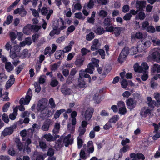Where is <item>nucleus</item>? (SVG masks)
Returning a JSON list of instances; mask_svg holds the SVG:
<instances>
[{
  "mask_svg": "<svg viewBox=\"0 0 160 160\" xmlns=\"http://www.w3.org/2000/svg\"><path fill=\"white\" fill-rule=\"evenodd\" d=\"M146 31L149 33H154L156 31L154 27L152 26H149L146 28Z\"/></svg>",
  "mask_w": 160,
  "mask_h": 160,
  "instance_id": "37",
  "label": "nucleus"
},
{
  "mask_svg": "<svg viewBox=\"0 0 160 160\" xmlns=\"http://www.w3.org/2000/svg\"><path fill=\"white\" fill-rule=\"evenodd\" d=\"M130 9V7L128 5H124L122 9V11L123 12L126 13L128 12Z\"/></svg>",
  "mask_w": 160,
  "mask_h": 160,
  "instance_id": "57",
  "label": "nucleus"
},
{
  "mask_svg": "<svg viewBox=\"0 0 160 160\" xmlns=\"http://www.w3.org/2000/svg\"><path fill=\"white\" fill-rule=\"evenodd\" d=\"M147 100L148 102V105L150 108H153L155 106L158 105L155 101L152 100L150 97H148L147 98Z\"/></svg>",
  "mask_w": 160,
  "mask_h": 160,
  "instance_id": "17",
  "label": "nucleus"
},
{
  "mask_svg": "<svg viewBox=\"0 0 160 160\" xmlns=\"http://www.w3.org/2000/svg\"><path fill=\"white\" fill-rule=\"evenodd\" d=\"M143 75L141 77V79L143 81H146L148 78V71H144V72H142Z\"/></svg>",
  "mask_w": 160,
  "mask_h": 160,
  "instance_id": "38",
  "label": "nucleus"
},
{
  "mask_svg": "<svg viewBox=\"0 0 160 160\" xmlns=\"http://www.w3.org/2000/svg\"><path fill=\"white\" fill-rule=\"evenodd\" d=\"M95 37L94 34L93 32H91L86 36V39L87 41H89L93 39Z\"/></svg>",
  "mask_w": 160,
  "mask_h": 160,
  "instance_id": "34",
  "label": "nucleus"
},
{
  "mask_svg": "<svg viewBox=\"0 0 160 160\" xmlns=\"http://www.w3.org/2000/svg\"><path fill=\"white\" fill-rule=\"evenodd\" d=\"M88 147L91 146V147L89 148V150H88V152L90 153H92L94 151V148L93 146V142L92 141H89L88 142Z\"/></svg>",
  "mask_w": 160,
  "mask_h": 160,
  "instance_id": "40",
  "label": "nucleus"
},
{
  "mask_svg": "<svg viewBox=\"0 0 160 160\" xmlns=\"http://www.w3.org/2000/svg\"><path fill=\"white\" fill-rule=\"evenodd\" d=\"M13 129V126L6 128L2 131V135L4 137L10 135L12 133Z\"/></svg>",
  "mask_w": 160,
  "mask_h": 160,
  "instance_id": "11",
  "label": "nucleus"
},
{
  "mask_svg": "<svg viewBox=\"0 0 160 160\" xmlns=\"http://www.w3.org/2000/svg\"><path fill=\"white\" fill-rule=\"evenodd\" d=\"M132 15L130 13H128L126 14V15L123 17V19L125 20H129L130 19Z\"/></svg>",
  "mask_w": 160,
  "mask_h": 160,
  "instance_id": "62",
  "label": "nucleus"
},
{
  "mask_svg": "<svg viewBox=\"0 0 160 160\" xmlns=\"http://www.w3.org/2000/svg\"><path fill=\"white\" fill-rule=\"evenodd\" d=\"M13 13L15 14H19L21 17H23L26 15L27 12L23 7L21 8H18L15 9Z\"/></svg>",
  "mask_w": 160,
  "mask_h": 160,
  "instance_id": "14",
  "label": "nucleus"
},
{
  "mask_svg": "<svg viewBox=\"0 0 160 160\" xmlns=\"http://www.w3.org/2000/svg\"><path fill=\"white\" fill-rule=\"evenodd\" d=\"M15 79L13 75L10 76V79L7 82L5 87L7 89H8L14 83Z\"/></svg>",
  "mask_w": 160,
  "mask_h": 160,
  "instance_id": "16",
  "label": "nucleus"
},
{
  "mask_svg": "<svg viewBox=\"0 0 160 160\" xmlns=\"http://www.w3.org/2000/svg\"><path fill=\"white\" fill-rule=\"evenodd\" d=\"M7 78V76L4 73L0 72V82H2L3 79H6Z\"/></svg>",
  "mask_w": 160,
  "mask_h": 160,
  "instance_id": "61",
  "label": "nucleus"
},
{
  "mask_svg": "<svg viewBox=\"0 0 160 160\" xmlns=\"http://www.w3.org/2000/svg\"><path fill=\"white\" fill-rule=\"evenodd\" d=\"M149 23L148 21L144 22L142 24V27L143 30L146 29L147 28L148 26Z\"/></svg>",
  "mask_w": 160,
  "mask_h": 160,
  "instance_id": "63",
  "label": "nucleus"
},
{
  "mask_svg": "<svg viewBox=\"0 0 160 160\" xmlns=\"http://www.w3.org/2000/svg\"><path fill=\"white\" fill-rule=\"evenodd\" d=\"M71 134H69L63 139V142L66 147H68L69 145L72 144L73 142V139L71 138Z\"/></svg>",
  "mask_w": 160,
  "mask_h": 160,
  "instance_id": "9",
  "label": "nucleus"
},
{
  "mask_svg": "<svg viewBox=\"0 0 160 160\" xmlns=\"http://www.w3.org/2000/svg\"><path fill=\"white\" fill-rule=\"evenodd\" d=\"M99 54L102 59L105 58V52L102 49H99Z\"/></svg>",
  "mask_w": 160,
  "mask_h": 160,
  "instance_id": "64",
  "label": "nucleus"
},
{
  "mask_svg": "<svg viewBox=\"0 0 160 160\" xmlns=\"http://www.w3.org/2000/svg\"><path fill=\"white\" fill-rule=\"evenodd\" d=\"M65 111L64 109H61L56 111L54 115V118L55 119H57L59 118L60 115L62 113Z\"/></svg>",
  "mask_w": 160,
  "mask_h": 160,
  "instance_id": "33",
  "label": "nucleus"
},
{
  "mask_svg": "<svg viewBox=\"0 0 160 160\" xmlns=\"http://www.w3.org/2000/svg\"><path fill=\"white\" fill-rule=\"evenodd\" d=\"M94 31L98 35H101L104 33L105 32V30H104L103 28L101 27H98L97 29L94 30Z\"/></svg>",
  "mask_w": 160,
  "mask_h": 160,
  "instance_id": "31",
  "label": "nucleus"
},
{
  "mask_svg": "<svg viewBox=\"0 0 160 160\" xmlns=\"http://www.w3.org/2000/svg\"><path fill=\"white\" fill-rule=\"evenodd\" d=\"M129 49L128 48H124L122 50L118 58V61L122 63L126 60L129 53Z\"/></svg>",
  "mask_w": 160,
  "mask_h": 160,
  "instance_id": "3",
  "label": "nucleus"
},
{
  "mask_svg": "<svg viewBox=\"0 0 160 160\" xmlns=\"http://www.w3.org/2000/svg\"><path fill=\"white\" fill-rule=\"evenodd\" d=\"M78 87L81 88L85 87L86 82L82 78L79 77L78 78Z\"/></svg>",
  "mask_w": 160,
  "mask_h": 160,
  "instance_id": "24",
  "label": "nucleus"
},
{
  "mask_svg": "<svg viewBox=\"0 0 160 160\" xmlns=\"http://www.w3.org/2000/svg\"><path fill=\"white\" fill-rule=\"evenodd\" d=\"M140 32H137L135 34H132L131 39L132 41L133 39H140Z\"/></svg>",
  "mask_w": 160,
  "mask_h": 160,
  "instance_id": "42",
  "label": "nucleus"
},
{
  "mask_svg": "<svg viewBox=\"0 0 160 160\" xmlns=\"http://www.w3.org/2000/svg\"><path fill=\"white\" fill-rule=\"evenodd\" d=\"M126 104L128 108L131 110L135 107L136 102L134 99L129 98L127 100Z\"/></svg>",
  "mask_w": 160,
  "mask_h": 160,
  "instance_id": "8",
  "label": "nucleus"
},
{
  "mask_svg": "<svg viewBox=\"0 0 160 160\" xmlns=\"http://www.w3.org/2000/svg\"><path fill=\"white\" fill-rule=\"evenodd\" d=\"M5 68L8 72H10L14 69L13 65L10 62H6L5 65Z\"/></svg>",
  "mask_w": 160,
  "mask_h": 160,
  "instance_id": "22",
  "label": "nucleus"
},
{
  "mask_svg": "<svg viewBox=\"0 0 160 160\" xmlns=\"http://www.w3.org/2000/svg\"><path fill=\"white\" fill-rule=\"evenodd\" d=\"M112 21L110 18H105L103 21V24L104 26L109 27L112 25Z\"/></svg>",
  "mask_w": 160,
  "mask_h": 160,
  "instance_id": "27",
  "label": "nucleus"
},
{
  "mask_svg": "<svg viewBox=\"0 0 160 160\" xmlns=\"http://www.w3.org/2000/svg\"><path fill=\"white\" fill-rule=\"evenodd\" d=\"M101 45L99 43V41L97 39H95L92 42V45L91 47V50L94 51L98 50L100 48Z\"/></svg>",
  "mask_w": 160,
  "mask_h": 160,
  "instance_id": "15",
  "label": "nucleus"
},
{
  "mask_svg": "<svg viewBox=\"0 0 160 160\" xmlns=\"http://www.w3.org/2000/svg\"><path fill=\"white\" fill-rule=\"evenodd\" d=\"M26 45H30L32 43V41L30 38H26L24 41Z\"/></svg>",
  "mask_w": 160,
  "mask_h": 160,
  "instance_id": "60",
  "label": "nucleus"
},
{
  "mask_svg": "<svg viewBox=\"0 0 160 160\" xmlns=\"http://www.w3.org/2000/svg\"><path fill=\"white\" fill-rule=\"evenodd\" d=\"M84 59L83 57L77 58L75 62V64L77 67H80L83 65Z\"/></svg>",
  "mask_w": 160,
  "mask_h": 160,
  "instance_id": "18",
  "label": "nucleus"
},
{
  "mask_svg": "<svg viewBox=\"0 0 160 160\" xmlns=\"http://www.w3.org/2000/svg\"><path fill=\"white\" fill-rule=\"evenodd\" d=\"M47 110H43L42 111L40 114V117L42 119H44L47 118Z\"/></svg>",
  "mask_w": 160,
  "mask_h": 160,
  "instance_id": "39",
  "label": "nucleus"
},
{
  "mask_svg": "<svg viewBox=\"0 0 160 160\" xmlns=\"http://www.w3.org/2000/svg\"><path fill=\"white\" fill-rule=\"evenodd\" d=\"M149 66L146 62H143L141 66V73L144 72V71H148V69Z\"/></svg>",
  "mask_w": 160,
  "mask_h": 160,
  "instance_id": "25",
  "label": "nucleus"
},
{
  "mask_svg": "<svg viewBox=\"0 0 160 160\" xmlns=\"http://www.w3.org/2000/svg\"><path fill=\"white\" fill-rule=\"evenodd\" d=\"M75 28L74 26L73 25H71L69 27L68 29V30L67 31V35H68L70 33H71L73 31Z\"/></svg>",
  "mask_w": 160,
  "mask_h": 160,
  "instance_id": "48",
  "label": "nucleus"
},
{
  "mask_svg": "<svg viewBox=\"0 0 160 160\" xmlns=\"http://www.w3.org/2000/svg\"><path fill=\"white\" fill-rule=\"evenodd\" d=\"M143 36V34L141 33V52L142 51L146 52L145 50L149 47L151 45L150 41L147 40L146 38L142 40Z\"/></svg>",
  "mask_w": 160,
  "mask_h": 160,
  "instance_id": "2",
  "label": "nucleus"
},
{
  "mask_svg": "<svg viewBox=\"0 0 160 160\" xmlns=\"http://www.w3.org/2000/svg\"><path fill=\"white\" fill-rule=\"evenodd\" d=\"M39 145L40 148L43 151L45 150V149L47 148V146L46 143L42 141H40L39 142Z\"/></svg>",
  "mask_w": 160,
  "mask_h": 160,
  "instance_id": "32",
  "label": "nucleus"
},
{
  "mask_svg": "<svg viewBox=\"0 0 160 160\" xmlns=\"http://www.w3.org/2000/svg\"><path fill=\"white\" fill-rule=\"evenodd\" d=\"M94 66L92 63L91 62L89 63L87 66V68H86L85 71L87 73H88L90 74L93 73V71L94 70Z\"/></svg>",
  "mask_w": 160,
  "mask_h": 160,
  "instance_id": "23",
  "label": "nucleus"
},
{
  "mask_svg": "<svg viewBox=\"0 0 160 160\" xmlns=\"http://www.w3.org/2000/svg\"><path fill=\"white\" fill-rule=\"evenodd\" d=\"M86 72L85 71L81 70L79 74V77L82 78L83 77L89 78L90 77V76L89 74L86 73Z\"/></svg>",
  "mask_w": 160,
  "mask_h": 160,
  "instance_id": "29",
  "label": "nucleus"
},
{
  "mask_svg": "<svg viewBox=\"0 0 160 160\" xmlns=\"http://www.w3.org/2000/svg\"><path fill=\"white\" fill-rule=\"evenodd\" d=\"M46 78L45 75H42L40 76L39 79V83L41 84L44 83L46 80Z\"/></svg>",
  "mask_w": 160,
  "mask_h": 160,
  "instance_id": "47",
  "label": "nucleus"
},
{
  "mask_svg": "<svg viewBox=\"0 0 160 160\" xmlns=\"http://www.w3.org/2000/svg\"><path fill=\"white\" fill-rule=\"evenodd\" d=\"M151 72L153 73L157 72L160 74V65L154 64L152 66Z\"/></svg>",
  "mask_w": 160,
  "mask_h": 160,
  "instance_id": "19",
  "label": "nucleus"
},
{
  "mask_svg": "<svg viewBox=\"0 0 160 160\" xmlns=\"http://www.w3.org/2000/svg\"><path fill=\"white\" fill-rule=\"evenodd\" d=\"M127 112L126 108L125 107L119 108L118 113L122 115L125 114Z\"/></svg>",
  "mask_w": 160,
  "mask_h": 160,
  "instance_id": "45",
  "label": "nucleus"
},
{
  "mask_svg": "<svg viewBox=\"0 0 160 160\" xmlns=\"http://www.w3.org/2000/svg\"><path fill=\"white\" fill-rule=\"evenodd\" d=\"M77 143L78 148L80 149L82 147L83 142L82 140L79 137L77 138Z\"/></svg>",
  "mask_w": 160,
  "mask_h": 160,
  "instance_id": "55",
  "label": "nucleus"
},
{
  "mask_svg": "<svg viewBox=\"0 0 160 160\" xmlns=\"http://www.w3.org/2000/svg\"><path fill=\"white\" fill-rule=\"evenodd\" d=\"M32 11V14L36 18H38L39 17V14L38 12L36 10L34 9H30Z\"/></svg>",
  "mask_w": 160,
  "mask_h": 160,
  "instance_id": "54",
  "label": "nucleus"
},
{
  "mask_svg": "<svg viewBox=\"0 0 160 160\" xmlns=\"http://www.w3.org/2000/svg\"><path fill=\"white\" fill-rule=\"evenodd\" d=\"M13 19V16L11 15L8 16L7 18L6 21L3 23V25L5 26V24L9 25L10 24L12 21Z\"/></svg>",
  "mask_w": 160,
  "mask_h": 160,
  "instance_id": "36",
  "label": "nucleus"
},
{
  "mask_svg": "<svg viewBox=\"0 0 160 160\" xmlns=\"http://www.w3.org/2000/svg\"><path fill=\"white\" fill-rule=\"evenodd\" d=\"M62 53L61 51H57L55 54V57L56 59H62L63 58L62 57Z\"/></svg>",
  "mask_w": 160,
  "mask_h": 160,
  "instance_id": "43",
  "label": "nucleus"
},
{
  "mask_svg": "<svg viewBox=\"0 0 160 160\" xmlns=\"http://www.w3.org/2000/svg\"><path fill=\"white\" fill-rule=\"evenodd\" d=\"M2 119L5 122L8 123L9 121V119L8 115L4 113L2 115Z\"/></svg>",
  "mask_w": 160,
  "mask_h": 160,
  "instance_id": "53",
  "label": "nucleus"
},
{
  "mask_svg": "<svg viewBox=\"0 0 160 160\" xmlns=\"http://www.w3.org/2000/svg\"><path fill=\"white\" fill-rule=\"evenodd\" d=\"M92 62L95 64V66L96 67H98L99 66L98 63L99 61L98 59H97L95 58H93L91 60Z\"/></svg>",
  "mask_w": 160,
  "mask_h": 160,
  "instance_id": "56",
  "label": "nucleus"
},
{
  "mask_svg": "<svg viewBox=\"0 0 160 160\" xmlns=\"http://www.w3.org/2000/svg\"><path fill=\"white\" fill-rule=\"evenodd\" d=\"M125 30V28L122 27H115L114 30V33L116 36H119L121 31H123Z\"/></svg>",
  "mask_w": 160,
  "mask_h": 160,
  "instance_id": "21",
  "label": "nucleus"
},
{
  "mask_svg": "<svg viewBox=\"0 0 160 160\" xmlns=\"http://www.w3.org/2000/svg\"><path fill=\"white\" fill-rule=\"evenodd\" d=\"M32 96V92L31 89H29L26 96L25 98H22L19 101L20 106H18V109L20 111H24L25 110V108L23 105L28 104Z\"/></svg>",
  "mask_w": 160,
  "mask_h": 160,
  "instance_id": "1",
  "label": "nucleus"
},
{
  "mask_svg": "<svg viewBox=\"0 0 160 160\" xmlns=\"http://www.w3.org/2000/svg\"><path fill=\"white\" fill-rule=\"evenodd\" d=\"M45 108V106L43 105V104L41 103L40 102L38 103L37 106V109L38 111H43L44 110Z\"/></svg>",
  "mask_w": 160,
  "mask_h": 160,
  "instance_id": "44",
  "label": "nucleus"
},
{
  "mask_svg": "<svg viewBox=\"0 0 160 160\" xmlns=\"http://www.w3.org/2000/svg\"><path fill=\"white\" fill-rule=\"evenodd\" d=\"M94 109L92 108H88L84 114L85 119L86 121L89 120L92 117Z\"/></svg>",
  "mask_w": 160,
  "mask_h": 160,
  "instance_id": "6",
  "label": "nucleus"
},
{
  "mask_svg": "<svg viewBox=\"0 0 160 160\" xmlns=\"http://www.w3.org/2000/svg\"><path fill=\"white\" fill-rule=\"evenodd\" d=\"M10 104V103L9 102H7L4 105L2 108V111L3 112H6L8 111Z\"/></svg>",
  "mask_w": 160,
  "mask_h": 160,
  "instance_id": "50",
  "label": "nucleus"
},
{
  "mask_svg": "<svg viewBox=\"0 0 160 160\" xmlns=\"http://www.w3.org/2000/svg\"><path fill=\"white\" fill-rule=\"evenodd\" d=\"M78 131L79 132V136H80L81 135H83L85 133L86 131L85 128L83 127H80L78 130Z\"/></svg>",
  "mask_w": 160,
  "mask_h": 160,
  "instance_id": "51",
  "label": "nucleus"
},
{
  "mask_svg": "<svg viewBox=\"0 0 160 160\" xmlns=\"http://www.w3.org/2000/svg\"><path fill=\"white\" fill-rule=\"evenodd\" d=\"M58 83V81L55 79H52L50 83V85L52 87H55L57 86Z\"/></svg>",
  "mask_w": 160,
  "mask_h": 160,
  "instance_id": "52",
  "label": "nucleus"
},
{
  "mask_svg": "<svg viewBox=\"0 0 160 160\" xmlns=\"http://www.w3.org/2000/svg\"><path fill=\"white\" fill-rule=\"evenodd\" d=\"M60 128V124L59 123H56L54 125V127L53 130V135L56 138H58L59 137V135H58V134L59 132Z\"/></svg>",
  "mask_w": 160,
  "mask_h": 160,
  "instance_id": "12",
  "label": "nucleus"
},
{
  "mask_svg": "<svg viewBox=\"0 0 160 160\" xmlns=\"http://www.w3.org/2000/svg\"><path fill=\"white\" fill-rule=\"evenodd\" d=\"M10 36L11 38V40L12 43H14L15 42L14 40L16 38V34L13 32H11L10 33Z\"/></svg>",
  "mask_w": 160,
  "mask_h": 160,
  "instance_id": "49",
  "label": "nucleus"
},
{
  "mask_svg": "<svg viewBox=\"0 0 160 160\" xmlns=\"http://www.w3.org/2000/svg\"><path fill=\"white\" fill-rule=\"evenodd\" d=\"M32 160H43L44 158L42 153L37 152H35L32 157Z\"/></svg>",
  "mask_w": 160,
  "mask_h": 160,
  "instance_id": "13",
  "label": "nucleus"
},
{
  "mask_svg": "<svg viewBox=\"0 0 160 160\" xmlns=\"http://www.w3.org/2000/svg\"><path fill=\"white\" fill-rule=\"evenodd\" d=\"M28 28H30L31 31H33L34 32H37L41 28V26L36 25H28L24 28L23 32L24 33H27V32H25L24 30L25 29Z\"/></svg>",
  "mask_w": 160,
  "mask_h": 160,
  "instance_id": "10",
  "label": "nucleus"
},
{
  "mask_svg": "<svg viewBox=\"0 0 160 160\" xmlns=\"http://www.w3.org/2000/svg\"><path fill=\"white\" fill-rule=\"evenodd\" d=\"M20 0H16V1L7 8V11L10 12L13 8L16 6L19 2Z\"/></svg>",
  "mask_w": 160,
  "mask_h": 160,
  "instance_id": "35",
  "label": "nucleus"
},
{
  "mask_svg": "<svg viewBox=\"0 0 160 160\" xmlns=\"http://www.w3.org/2000/svg\"><path fill=\"white\" fill-rule=\"evenodd\" d=\"M134 70L135 72L134 74L138 75L137 73H140V66L138 63H136L133 66Z\"/></svg>",
  "mask_w": 160,
  "mask_h": 160,
  "instance_id": "30",
  "label": "nucleus"
},
{
  "mask_svg": "<svg viewBox=\"0 0 160 160\" xmlns=\"http://www.w3.org/2000/svg\"><path fill=\"white\" fill-rule=\"evenodd\" d=\"M108 12L104 10H101L99 13V15L102 18L106 17L108 15Z\"/></svg>",
  "mask_w": 160,
  "mask_h": 160,
  "instance_id": "41",
  "label": "nucleus"
},
{
  "mask_svg": "<svg viewBox=\"0 0 160 160\" xmlns=\"http://www.w3.org/2000/svg\"><path fill=\"white\" fill-rule=\"evenodd\" d=\"M43 137L48 141H53L56 139V138H55L54 136H53L51 134H45L43 136Z\"/></svg>",
  "mask_w": 160,
  "mask_h": 160,
  "instance_id": "28",
  "label": "nucleus"
},
{
  "mask_svg": "<svg viewBox=\"0 0 160 160\" xmlns=\"http://www.w3.org/2000/svg\"><path fill=\"white\" fill-rule=\"evenodd\" d=\"M50 124L51 121L50 119L46 120L44 122L43 125L42 127V129L44 131H48Z\"/></svg>",
  "mask_w": 160,
  "mask_h": 160,
  "instance_id": "20",
  "label": "nucleus"
},
{
  "mask_svg": "<svg viewBox=\"0 0 160 160\" xmlns=\"http://www.w3.org/2000/svg\"><path fill=\"white\" fill-rule=\"evenodd\" d=\"M61 89L62 92L65 95H71L73 92V91L68 88L66 84L63 85Z\"/></svg>",
  "mask_w": 160,
  "mask_h": 160,
  "instance_id": "7",
  "label": "nucleus"
},
{
  "mask_svg": "<svg viewBox=\"0 0 160 160\" xmlns=\"http://www.w3.org/2000/svg\"><path fill=\"white\" fill-rule=\"evenodd\" d=\"M131 158H132V160H139L140 159V153H131L130 155Z\"/></svg>",
  "mask_w": 160,
  "mask_h": 160,
  "instance_id": "26",
  "label": "nucleus"
},
{
  "mask_svg": "<svg viewBox=\"0 0 160 160\" xmlns=\"http://www.w3.org/2000/svg\"><path fill=\"white\" fill-rule=\"evenodd\" d=\"M130 148V147L128 145L123 146V147L120 149V152L122 154V153H125Z\"/></svg>",
  "mask_w": 160,
  "mask_h": 160,
  "instance_id": "46",
  "label": "nucleus"
},
{
  "mask_svg": "<svg viewBox=\"0 0 160 160\" xmlns=\"http://www.w3.org/2000/svg\"><path fill=\"white\" fill-rule=\"evenodd\" d=\"M48 8L45 7H42L41 10L42 15L46 16V18L47 20L49 19L51 15L53 12V11L52 9L49 10L48 12Z\"/></svg>",
  "mask_w": 160,
  "mask_h": 160,
  "instance_id": "5",
  "label": "nucleus"
},
{
  "mask_svg": "<svg viewBox=\"0 0 160 160\" xmlns=\"http://www.w3.org/2000/svg\"><path fill=\"white\" fill-rule=\"evenodd\" d=\"M54 153V151L53 149L49 148L47 152V155L48 156H52Z\"/></svg>",
  "mask_w": 160,
  "mask_h": 160,
  "instance_id": "59",
  "label": "nucleus"
},
{
  "mask_svg": "<svg viewBox=\"0 0 160 160\" xmlns=\"http://www.w3.org/2000/svg\"><path fill=\"white\" fill-rule=\"evenodd\" d=\"M151 56L154 61L160 63V49L157 48L154 49L152 50Z\"/></svg>",
  "mask_w": 160,
  "mask_h": 160,
  "instance_id": "4",
  "label": "nucleus"
},
{
  "mask_svg": "<svg viewBox=\"0 0 160 160\" xmlns=\"http://www.w3.org/2000/svg\"><path fill=\"white\" fill-rule=\"evenodd\" d=\"M73 80V77L70 76H69L67 79L66 84L69 85L71 84Z\"/></svg>",
  "mask_w": 160,
  "mask_h": 160,
  "instance_id": "58",
  "label": "nucleus"
}]
</instances>
